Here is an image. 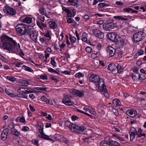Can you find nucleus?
Masks as SVG:
<instances>
[{"mask_svg": "<svg viewBox=\"0 0 146 146\" xmlns=\"http://www.w3.org/2000/svg\"><path fill=\"white\" fill-rule=\"evenodd\" d=\"M0 43L2 47L9 51L10 52L24 56V54L20 48V44H17L12 38L3 35L0 39Z\"/></svg>", "mask_w": 146, "mask_h": 146, "instance_id": "1", "label": "nucleus"}, {"mask_svg": "<svg viewBox=\"0 0 146 146\" xmlns=\"http://www.w3.org/2000/svg\"><path fill=\"white\" fill-rule=\"evenodd\" d=\"M89 81L94 82L96 86V88L101 90V86L105 84L103 79L99 76L96 75L90 74L88 76Z\"/></svg>", "mask_w": 146, "mask_h": 146, "instance_id": "2", "label": "nucleus"}, {"mask_svg": "<svg viewBox=\"0 0 146 146\" xmlns=\"http://www.w3.org/2000/svg\"><path fill=\"white\" fill-rule=\"evenodd\" d=\"M32 26L28 25L25 24H20L16 26L15 27L17 31L21 35L28 33Z\"/></svg>", "mask_w": 146, "mask_h": 146, "instance_id": "3", "label": "nucleus"}, {"mask_svg": "<svg viewBox=\"0 0 146 146\" xmlns=\"http://www.w3.org/2000/svg\"><path fill=\"white\" fill-rule=\"evenodd\" d=\"M107 36L108 38L112 41L117 42V44L123 46L124 44L123 40L119 36L115 33H110L108 34Z\"/></svg>", "mask_w": 146, "mask_h": 146, "instance_id": "4", "label": "nucleus"}, {"mask_svg": "<svg viewBox=\"0 0 146 146\" xmlns=\"http://www.w3.org/2000/svg\"><path fill=\"white\" fill-rule=\"evenodd\" d=\"M38 128L40 134L38 136V137L41 138L46 140H50L52 141V139H50L49 136L46 135L43 132L44 125L41 122L37 124Z\"/></svg>", "mask_w": 146, "mask_h": 146, "instance_id": "5", "label": "nucleus"}, {"mask_svg": "<svg viewBox=\"0 0 146 146\" xmlns=\"http://www.w3.org/2000/svg\"><path fill=\"white\" fill-rule=\"evenodd\" d=\"M145 35L142 31L137 32L133 35V40L134 42L140 41L145 38Z\"/></svg>", "mask_w": 146, "mask_h": 146, "instance_id": "6", "label": "nucleus"}, {"mask_svg": "<svg viewBox=\"0 0 146 146\" xmlns=\"http://www.w3.org/2000/svg\"><path fill=\"white\" fill-rule=\"evenodd\" d=\"M103 27L105 30L109 31L113 29L120 28V26L116 23H108L106 24L104 23L103 25Z\"/></svg>", "mask_w": 146, "mask_h": 146, "instance_id": "7", "label": "nucleus"}, {"mask_svg": "<svg viewBox=\"0 0 146 146\" xmlns=\"http://www.w3.org/2000/svg\"><path fill=\"white\" fill-rule=\"evenodd\" d=\"M29 35V37L33 41L36 42L37 37V33L32 26L28 33Z\"/></svg>", "mask_w": 146, "mask_h": 146, "instance_id": "8", "label": "nucleus"}, {"mask_svg": "<svg viewBox=\"0 0 146 146\" xmlns=\"http://www.w3.org/2000/svg\"><path fill=\"white\" fill-rule=\"evenodd\" d=\"M3 11L7 15H13L16 14V11L14 9L7 6L4 8Z\"/></svg>", "mask_w": 146, "mask_h": 146, "instance_id": "9", "label": "nucleus"}, {"mask_svg": "<svg viewBox=\"0 0 146 146\" xmlns=\"http://www.w3.org/2000/svg\"><path fill=\"white\" fill-rule=\"evenodd\" d=\"M94 35L99 38H102L104 37V33L101 31L97 29H94L92 30Z\"/></svg>", "mask_w": 146, "mask_h": 146, "instance_id": "10", "label": "nucleus"}, {"mask_svg": "<svg viewBox=\"0 0 146 146\" xmlns=\"http://www.w3.org/2000/svg\"><path fill=\"white\" fill-rule=\"evenodd\" d=\"M137 134V131L135 128L133 127H131L129 131L130 140L133 141L135 138L136 135Z\"/></svg>", "mask_w": 146, "mask_h": 146, "instance_id": "11", "label": "nucleus"}, {"mask_svg": "<svg viewBox=\"0 0 146 146\" xmlns=\"http://www.w3.org/2000/svg\"><path fill=\"white\" fill-rule=\"evenodd\" d=\"M62 102L67 106H71L73 104V102L70 100V97L67 96H64Z\"/></svg>", "mask_w": 146, "mask_h": 146, "instance_id": "12", "label": "nucleus"}, {"mask_svg": "<svg viewBox=\"0 0 146 146\" xmlns=\"http://www.w3.org/2000/svg\"><path fill=\"white\" fill-rule=\"evenodd\" d=\"M68 38V37L67 35H66L65 37H64L63 33H62L58 36V40H59L58 42H61L62 41H65L66 40V44L68 45H69L70 44V43L67 39Z\"/></svg>", "mask_w": 146, "mask_h": 146, "instance_id": "13", "label": "nucleus"}, {"mask_svg": "<svg viewBox=\"0 0 146 146\" xmlns=\"http://www.w3.org/2000/svg\"><path fill=\"white\" fill-rule=\"evenodd\" d=\"M107 53L110 57H112L115 54V49L111 46H108L106 48Z\"/></svg>", "mask_w": 146, "mask_h": 146, "instance_id": "14", "label": "nucleus"}, {"mask_svg": "<svg viewBox=\"0 0 146 146\" xmlns=\"http://www.w3.org/2000/svg\"><path fill=\"white\" fill-rule=\"evenodd\" d=\"M73 95L80 97L84 95V92L82 91H80L76 89H73L71 91Z\"/></svg>", "mask_w": 146, "mask_h": 146, "instance_id": "15", "label": "nucleus"}, {"mask_svg": "<svg viewBox=\"0 0 146 146\" xmlns=\"http://www.w3.org/2000/svg\"><path fill=\"white\" fill-rule=\"evenodd\" d=\"M8 132L9 129L7 128H5L3 130L1 135V139L2 140L4 141L7 139Z\"/></svg>", "mask_w": 146, "mask_h": 146, "instance_id": "16", "label": "nucleus"}, {"mask_svg": "<svg viewBox=\"0 0 146 146\" xmlns=\"http://www.w3.org/2000/svg\"><path fill=\"white\" fill-rule=\"evenodd\" d=\"M127 113L130 117H134L137 115V112L135 110L130 109L127 111Z\"/></svg>", "mask_w": 146, "mask_h": 146, "instance_id": "17", "label": "nucleus"}, {"mask_svg": "<svg viewBox=\"0 0 146 146\" xmlns=\"http://www.w3.org/2000/svg\"><path fill=\"white\" fill-rule=\"evenodd\" d=\"M101 89L102 90H99V88L98 89V90L99 92H103L104 93V95L106 97H109V95L108 92L106 89V87L105 84L101 86Z\"/></svg>", "mask_w": 146, "mask_h": 146, "instance_id": "18", "label": "nucleus"}, {"mask_svg": "<svg viewBox=\"0 0 146 146\" xmlns=\"http://www.w3.org/2000/svg\"><path fill=\"white\" fill-rule=\"evenodd\" d=\"M78 128H80L79 126L74 124L72 125V127L70 128V130L72 132L78 133L80 131L78 130Z\"/></svg>", "mask_w": 146, "mask_h": 146, "instance_id": "19", "label": "nucleus"}, {"mask_svg": "<svg viewBox=\"0 0 146 146\" xmlns=\"http://www.w3.org/2000/svg\"><path fill=\"white\" fill-rule=\"evenodd\" d=\"M78 128H80L79 126L74 124L72 125V127L70 128V130L72 132L78 133L80 131L78 130Z\"/></svg>", "mask_w": 146, "mask_h": 146, "instance_id": "20", "label": "nucleus"}, {"mask_svg": "<svg viewBox=\"0 0 146 146\" xmlns=\"http://www.w3.org/2000/svg\"><path fill=\"white\" fill-rule=\"evenodd\" d=\"M6 93L9 96L13 97L15 96V94L13 91L9 89L5 88V90Z\"/></svg>", "mask_w": 146, "mask_h": 146, "instance_id": "21", "label": "nucleus"}, {"mask_svg": "<svg viewBox=\"0 0 146 146\" xmlns=\"http://www.w3.org/2000/svg\"><path fill=\"white\" fill-rule=\"evenodd\" d=\"M121 104L119 101L117 99H115L113 100L111 105L113 107L119 106Z\"/></svg>", "mask_w": 146, "mask_h": 146, "instance_id": "22", "label": "nucleus"}, {"mask_svg": "<svg viewBox=\"0 0 146 146\" xmlns=\"http://www.w3.org/2000/svg\"><path fill=\"white\" fill-rule=\"evenodd\" d=\"M48 24L50 27L52 29H56L57 27V25L55 22L52 21H49Z\"/></svg>", "mask_w": 146, "mask_h": 146, "instance_id": "23", "label": "nucleus"}, {"mask_svg": "<svg viewBox=\"0 0 146 146\" xmlns=\"http://www.w3.org/2000/svg\"><path fill=\"white\" fill-rule=\"evenodd\" d=\"M112 136L113 137L115 138H116L115 139L119 141H125L124 139L118 135L113 134H112Z\"/></svg>", "mask_w": 146, "mask_h": 146, "instance_id": "24", "label": "nucleus"}, {"mask_svg": "<svg viewBox=\"0 0 146 146\" xmlns=\"http://www.w3.org/2000/svg\"><path fill=\"white\" fill-rule=\"evenodd\" d=\"M88 34L85 32H83L82 35V37L81 39L84 42H86L87 41V37L88 36Z\"/></svg>", "mask_w": 146, "mask_h": 146, "instance_id": "25", "label": "nucleus"}, {"mask_svg": "<svg viewBox=\"0 0 146 146\" xmlns=\"http://www.w3.org/2000/svg\"><path fill=\"white\" fill-rule=\"evenodd\" d=\"M77 0H68V4L70 5L77 6Z\"/></svg>", "mask_w": 146, "mask_h": 146, "instance_id": "26", "label": "nucleus"}, {"mask_svg": "<svg viewBox=\"0 0 146 146\" xmlns=\"http://www.w3.org/2000/svg\"><path fill=\"white\" fill-rule=\"evenodd\" d=\"M52 35L51 31L49 30H47L45 32L44 34V36L47 38H48V39L49 40L51 39V36Z\"/></svg>", "mask_w": 146, "mask_h": 146, "instance_id": "27", "label": "nucleus"}, {"mask_svg": "<svg viewBox=\"0 0 146 146\" xmlns=\"http://www.w3.org/2000/svg\"><path fill=\"white\" fill-rule=\"evenodd\" d=\"M108 68L109 70L113 71L116 69V66L114 64H111L108 65Z\"/></svg>", "mask_w": 146, "mask_h": 146, "instance_id": "28", "label": "nucleus"}, {"mask_svg": "<svg viewBox=\"0 0 146 146\" xmlns=\"http://www.w3.org/2000/svg\"><path fill=\"white\" fill-rule=\"evenodd\" d=\"M100 145L101 146H110V141H103L100 142Z\"/></svg>", "mask_w": 146, "mask_h": 146, "instance_id": "29", "label": "nucleus"}, {"mask_svg": "<svg viewBox=\"0 0 146 146\" xmlns=\"http://www.w3.org/2000/svg\"><path fill=\"white\" fill-rule=\"evenodd\" d=\"M20 83L22 86H27L30 84V83L28 81L25 80H23L21 81Z\"/></svg>", "mask_w": 146, "mask_h": 146, "instance_id": "30", "label": "nucleus"}, {"mask_svg": "<svg viewBox=\"0 0 146 146\" xmlns=\"http://www.w3.org/2000/svg\"><path fill=\"white\" fill-rule=\"evenodd\" d=\"M22 69L29 72H33V70L31 68L25 65L23 66Z\"/></svg>", "mask_w": 146, "mask_h": 146, "instance_id": "31", "label": "nucleus"}, {"mask_svg": "<svg viewBox=\"0 0 146 146\" xmlns=\"http://www.w3.org/2000/svg\"><path fill=\"white\" fill-rule=\"evenodd\" d=\"M25 88L20 87L17 90V92L18 93L21 94H25Z\"/></svg>", "mask_w": 146, "mask_h": 146, "instance_id": "32", "label": "nucleus"}, {"mask_svg": "<svg viewBox=\"0 0 146 146\" xmlns=\"http://www.w3.org/2000/svg\"><path fill=\"white\" fill-rule=\"evenodd\" d=\"M66 41H62L61 42H58L59 46L61 49H63L66 46Z\"/></svg>", "mask_w": 146, "mask_h": 146, "instance_id": "33", "label": "nucleus"}, {"mask_svg": "<svg viewBox=\"0 0 146 146\" xmlns=\"http://www.w3.org/2000/svg\"><path fill=\"white\" fill-rule=\"evenodd\" d=\"M142 130L141 128H139L138 130L137 135L139 137L145 136V134L144 133H142Z\"/></svg>", "mask_w": 146, "mask_h": 146, "instance_id": "34", "label": "nucleus"}, {"mask_svg": "<svg viewBox=\"0 0 146 146\" xmlns=\"http://www.w3.org/2000/svg\"><path fill=\"white\" fill-rule=\"evenodd\" d=\"M32 21V19L29 17H25L23 20V21L25 23H29Z\"/></svg>", "mask_w": 146, "mask_h": 146, "instance_id": "35", "label": "nucleus"}, {"mask_svg": "<svg viewBox=\"0 0 146 146\" xmlns=\"http://www.w3.org/2000/svg\"><path fill=\"white\" fill-rule=\"evenodd\" d=\"M41 99L42 101L45 102L47 103H48L50 104H51L52 103V102L51 101H50L49 100L47 99L44 96H42L41 98Z\"/></svg>", "mask_w": 146, "mask_h": 146, "instance_id": "36", "label": "nucleus"}, {"mask_svg": "<svg viewBox=\"0 0 146 146\" xmlns=\"http://www.w3.org/2000/svg\"><path fill=\"white\" fill-rule=\"evenodd\" d=\"M114 18L116 19H117L119 20H121L124 21H128V19L126 18H125L121 16H116L114 17Z\"/></svg>", "mask_w": 146, "mask_h": 146, "instance_id": "37", "label": "nucleus"}, {"mask_svg": "<svg viewBox=\"0 0 146 146\" xmlns=\"http://www.w3.org/2000/svg\"><path fill=\"white\" fill-rule=\"evenodd\" d=\"M50 62L51 64L53 67H56V63L55 60V57H52L51 58Z\"/></svg>", "mask_w": 146, "mask_h": 146, "instance_id": "38", "label": "nucleus"}, {"mask_svg": "<svg viewBox=\"0 0 146 146\" xmlns=\"http://www.w3.org/2000/svg\"><path fill=\"white\" fill-rule=\"evenodd\" d=\"M49 40L46 37H42L40 39V42L42 43H46Z\"/></svg>", "mask_w": 146, "mask_h": 146, "instance_id": "39", "label": "nucleus"}, {"mask_svg": "<svg viewBox=\"0 0 146 146\" xmlns=\"http://www.w3.org/2000/svg\"><path fill=\"white\" fill-rule=\"evenodd\" d=\"M111 145L114 146H121L120 144L119 143L114 141H110V145Z\"/></svg>", "mask_w": 146, "mask_h": 146, "instance_id": "40", "label": "nucleus"}, {"mask_svg": "<svg viewBox=\"0 0 146 146\" xmlns=\"http://www.w3.org/2000/svg\"><path fill=\"white\" fill-rule=\"evenodd\" d=\"M40 21H42V19H38L36 21V23L37 25L42 30H43V28L40 25Z\"/></svg>", "mask_w": 146, "mask_h": 146, "instance_id": "41", "label": "nucleus"}, {"mask_svg": "<svg viewBox=\"0 0 146 146\" xmlns=\"http://www.w3.org/2000/svg\"><path fill=\"white\" fill-rule=\"evenodd\" d=\"M84 74L80 72H79L76 73L74 75V76L76 78H80L81 77L84 76Z\"/></svg>", "mask_w": 146, "mask_h": 146, "instance_id": "42", "label": "nucleus"}, {"mask_svg": "<svg viewBox=\"0 0 146 146\" xmlns=\"http://www.w3.org/2000/svg\"><path fill=\"white\" fill-rule=\"evenodd\" d=\"M100 54V53L98 52H97L96 54L92 53L91 56V57L93 58H94L99 56Z\"/></svg>", "mask_w": 146, "mask_h": 146, "instance_id": "43", "label": "nucleus"}, {"mask_svg": "<svg viewBox=\"0 0 146 146\" xmlns=\"http://www.w3.org/2000/svg\"><path fill=\"white\" fill-rule=\"evenodd\" d=\"M0 59L2 60L4 62L6 63H7L8 62L7 58L4 57L3 56L0 54Z\"/></svg>", "mask_w": 146, "mask_h": 146, "instance_id": "44", "label": "nucleus"}, {"mask_svg": "<svg viewBox=\"0 0 146 146\" xmlns=\"http://www.w3.org/2000/svg\"><path fill=\"white\" fill-rule=\"evenodd\" d=\"M7 78L9 80L12 82H15L16 80L15 78L11 76H7Z\"/></svg>", "mask_w": 146, "mask_h": 146, "instance_id": "45", "label": "nucleus"}, {"mask_svg": "<svg viewBox=\"0 0 146 146\" xmlns=\"http://www.w3.org/2000/svg\"><path fill=\"white\" fill-rule=\"evenodd\" d=\"M73 124H74L71 123L70 121H67L65 122L66 126L68 127L70 129V128L72 127V125Z\"/></svg>", "mask_w": 146, "mask_h": 146, "instance_id": "46", "label": "nucleus"}, {"mask_svg": "<svg viewBox=\"0 0 146 146\" xmlns=\"http://www.w3.org/2000/svg\"><path fill=\"white\" fill-rule=\"evenodd\" d=\"M70 40L72 44L75 43L76 40V38L75 37L71 35L70 36Z\"/></svg>", "mask_w": 146, "mask_h": 146, "instance_id": "47", "label": "nucleus"}, {"mask_svg": "<svg viewBox=\"0 0 146 146\" xmlns=\"http://www.w3.org/2000/svg\"><path fill=\"white\" fill-rule=\"evenodd\" d=\"M79 128H78V130L80 131V132H78V133H82L86 129L85 127L83 126H79Z\"/></svg>", "mask_w": 146, "mask_h": 146, "instance_id": "48", "label": "nucleus"}, {"mask_svg": "<svg viewBox=\"0 0 146 146\" xmlns=\"http://www.w3.org/2000/svg\"><path fill=\"white\" fill-rule=\"evenodd\" d=\"M25 89L26 91L25 94H27L34 92V90L32 89H30L26 88H25Z\"/></svg>", "mask_w": 146, "mask_h": 146, "instance_id": "49", "label": "nucleus"}, {"mask_svg": "<svg viewBox=\"0 0 146 146\" xmlns=\"http://www.w3.org/2000/svg\"><path fill=\"white\" fill-rule=\"evenodd\" d=\"M42 21H40V24L41 26L44 28H46V25L45 23H44V17H42Z\"/></svg>", "mask_w": 146, "mask_h": 146, "instance_id": "50", "label": "nucleus"}, {"mask_svg": "<svg viewBox=\"0 0 146 146\" xmlns=\"http://www.w3.org/2000/svg\"><path fill=\"white\" fill-rule=\"evenodd\" d=\"M32 143L34 145L37 146H38V140L35 139H33L31 141Z\"/></svg>", "mask_w": 146, "mask_h": 146, "instance_id": "51", "label": "nucleus"}, {"mask_svg": "<svg viewBox=\"0 0 146 146\" xmlns=\"http://www.w3.org/2000/svg\"><path fill=\"white\" fill-rule=\"evenodd\" d=\"M117 72L118 73H121L122 71L123 68L122 66L120 65H118L117 66Z\"/></svg>", "mask_w": 146, "mask_h": 146, "instance_id": "52", "label": "nucleus"}, {"mask_svg": "<svg viewBox=\"0 0 146 146\" xmlns=\"http://www.w3.org/2000/svg\"><path fill=\"white\" fill-rule=\"evenodd\" d=\"M89 112L90 113L93 115H94L96 113L94 111V109L91 107H89Z\"/></svg>", "mask_w": 146, "mask_h": 146, "instance_id": "53", "label": "nucleus"}, {"mask_svg": "<svg viewBox=\"0 0 146 146\" xmlns=\"http://www.w3.org/2000/svg\"><path fill=\"white\" fill-rule=\"evenodd\" d=\"M132 10H133V9L130 8H124L123 9V12L127 13H129L130 12H131Z\"/></svg>", "mask_w": 146, "mask_h": 146, "instance_id": "54", "label": "nucleus"}, {"mask_svg": "<svg viewBox=\"0 0 146 146\" xmlns=\"http://www.w3.org/2000/svg\"><path fill=\"white\" fill-rule=\"evenodd\" d=\"M98 5L100 7H104L108 6L106 4L104 3H100L98 4Z\"/></svg>", "mask_w": 146, "mask_h": 146, "instance_id": "55", "label": "nucleus"}, {"mask_svg": "<svg viewBox=\"0 0 146 146\" xmlns=\"http://www.w3.org/2000/svg\"><path fill=\"white\" fill-rule=\"evenodd\" d=\"M35 89H37L38 90L42 91H46L47 89L46 88L35 87L34 88Z\"/></svg>", "mask_w": 146, "mask_h": 146, "instance_id": "56", "label": "nucleus"}, {"mask_svg": "<svg viewBox=\"0 0 146 146\" xmlns=\"http://www.w3.org/2000/svg\"><path fill=\"white\" fill-rule=\"evenodd\" d=\"M40 77L42 80H47L48 79V77L47 75L44 74L40 75Z\"/></svg>", "mask_w": 146, "mask_h": 146, "instance_id": "57", "label": "nucleus"}, {"mask_svg": "<svg viewBox=\"0 0 146 146\" xmlns=\"http://www.w3.org/2000/svg\"><path fill=\"white\" fill-rule=\"evenodd\" d=\"M13 133L16 136H19L20 135V133L16 130H14L13 131Z\"/></svg>", "mask_w": 146, "mask_h": 146, "instance_id": "58", "label": "nucleus"}, {"mask_svg": "<svg viewBox=\"0 0 146 146\" xmlns=\"http://www.w3.org/2000/svg\"><path fill=\"white\" fill-rule=\"evenodd\" d=\"M29 129V128L27 126H24L21 129V130L22 131L26 132L28 131Z\"/></svg>", "mask_w": 146, "mask_h": 146, "instance_id": "59", "label": "nucleus"}, {"mask_svg": "<svg viewBox=\"0 0 146 146\" xmlns=\"http://www.w3.org/2000/svg\"><path fill=\"white\" fill-rule=\"evenodd\" d=\"M86 51L88 53H91L92 50V48L88 46L86 48Z\"/></svg>", "mask_w": 146, "mask_h": 146, "instance_id": "60", "label": "nucleus"}, {"mask_svg": "<svg viewBox=\"0 0 146 146\" xmlns=\"http://www.w3.org/2000/svg\"><path fill=\"white\" fill-rule=\"evenodd\" d=\"M63 73L65 74L70 75L72 74V72L70 71H68L67 70H65L62 72Z\"/></svg>", "mask_w": 146, "mask_h": 146, "instance_id": "61", "label": "nucleus"}, {"mask_svg": "<svg viewBox=\"0 0 146 146\" xmlns=\"http://www.w3.org/2000/svg\"><path fill=\"white\" fill-rule=\"evenodd\" d=\"M20 121L22 123L25 124L26 123V120L25 117H22L19 119Z\"/></svg>", "mask_w": 146, "mask_h": 146, "instance_id": "62", "label": "nucleus"}, {"mask_svg": "<svg viewBox=\"0 0 146 146\" xmlns=\"http://www.w3.org/2000/svg\"><path fill=\"white\" fill-rule=\"evenodd\" d=\"M40 13L42 14H44L45 12V9L44 8H40L39 10Z\"/></svg>", "mask_w": 146, "mask_h": 146, "instance_id": "63", "label": "nucleus"}, {"mask_svg": "<svg viewBox=\"0 0 146 146\" xmlns=\"http://www.w3.org/2000/svg\"><path fill=\"white\" fill-rule=\"evenodd\" d=\"M105 16L104 14L103 15L100 13H97L94 15V16L96 18H97L98 17H102Z\"/></svg>", "mask_w": 146, "mask_h": 146, "instance_id": "64", "label": "nucleus"}]
</instances>
